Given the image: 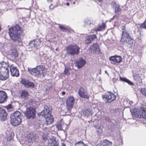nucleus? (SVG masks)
<instances>
[{
  "label": "nucleus",
  "instance_id": "1",
  "mask_svg": "<svg viewBox=\"0 0 146 146\" xmlns=\"http://www.w3.org/2000/svg\"><path fill=\"white\" fill-rule=\"evenodd\" d=\"M8 33L11 40L14 42H20L21 35L23 30L19 24H17L8 29Z\"/></svg>",
  "mask_w": 146,
  "mask_h": 146
},
{
  "label": "nucleus",
  "instance_id": "2",
  "mask_svg": "<svg viewBox=\"0 0 146 146\" xmlns=\"http://www.w3.org/2000/svg\"><path fill=\"white\" fill-rule=\"evenodd\" d=\"M121 28L122 32L120 40V42L123 45L126 43L130 47H132L133 44V39L130 36L129 33L126 29V26L125 25L122 26Z\"/></svg>",
  "mask_w": 146,
  "mask_h": 146
},
{
  "label": "nucleus",
  "instance_id": "3",
  "mask_svg": "<svg viewBox=\"0 0 146 146\" xmlns=\"http://www.w3.org/2000/svg\"><path fill=\"white\" fill-rule=\"evenodd\" d=\"M8 64L4 61L0 63V80L4 81L9 77Z\"/></svg>",
  "mask_w": 146,
  "mask_h": 146
},
{
  "label": "nucleus",
  "instance_id": "4",
  "mask_svg": "<svg viewBox=\"0 0 146 146\" xmlns=\"http://www.w3.org/2000/svg\"><path fill=\"white\" fill-rule=\"evenodd\" d=\"M28 71L31 74L38 77L44 76V74L47 72L45 66L43 65H40L35 68L29 69Z\"/></svg>",
  "mask_w": 146,
  "mask_h": 146
},
{
  "label": "nucleus",
  "instance_id": "5",
  "mask_svg": "<svg viewBox=\"0 0 146 146\" xmlns=\"http://www.w3.org/2000/svg\"><path fill=\"white\" fill-rule=\"evenodd\" d=\"M67 54L72 56L78 55L80 52V48L76 44H70L66 48Z\"/></svg>",
  "mask_w": 146,
  "mask_h": 146
},
{
  "label": "nucleus",
  "instance_id": "6",
  "mask_svg": "<svg viewBox=\"0 0 146 146\" xmlns=\"http://www.w3.org/2000/svg\"><path fill=\"white\" fill-rule=\"evenodd\" d=\"M21 113L19 112L16 111L12 114L11 116V123L14 126L19 125L21 122V119L20 117Z\"/></svg>",
  "mask_w": 146,
  "mask_h": 146
},
{
  "label": "nucleus",
  "instance_id": "7",
  "mask_svg": "<svg viewBox=\"0 0 146 146\" xmlns=\"http://www.w3.org/2000/svg\"><path fill=\"white\" fill-rule=\"evenodd\" d=\"M102 98L103 100H106V103H110L115 100L116 96L113 93L108 92L102 95Z\"/></svg>",
  "mask_w": 146,
  "mask_h": 146
},
{
  "label": "nucleus",
  "instance_id": "8",
  "mask_svg": "<svg viewBox=\"0 0 146 146\" xmlns=\"http://www.w3.org/2000/svg\"><path fill=\"white\" fill-rule=\"evenodd\" d=\"M137 117L146 119V103L143 104L137 111Z\"/></svg>",
  "mask_w": 146,
  "mask_h": 146
},
{
  "label": "nucleus",
  "instance_id": "9",
  "mask_svg": "<svg viewBox=\"0 0 146 146\" xmlns=\"http://www.w3.org/2000/svg\"><path fill=\"white\" fill-rule=\"evenodd\" d=\"M137 117L146 119V103L143 104L137 111Z\"/></svg>",
  "mask_w": 146,
  "mask_h": 146
},
{
  "label": "nucleus",
  "instance_id": "10",
  "mask_svg": "<svg viewBox=\"0 0 146 146\" xmlns=\"http://www.w3.org/2000/svg\"><path fill=\"white\" fill-rule=\"evenodd\" d=\"M36 110L34 108L29 107L26 109L25 116L28 119H34L35 117Z\"/></svg>",
  "mask_w": 146,
  "mask_h": 146
},
{
  "label": "nucleus",
  "instance_id": "11",
  "mask_svg": "<svg viewBox=\"0 0 146 146\" xmlns=\"http://www.w3.org/2000/svg\"><path fill=\"white\" fill-rule=\"evenodd\" d=\"M78 94L82 98L88 99L90 97V95L88 94L87 90L82 87H80L79 88Z\"/></svg>",
  "mask_w": 146,
  "mask_h": 146
},
{
  "label": "nucleus",
  "instance_id": "12",
  "mask_svg": "<svg viewBox=\"0 0 146 146\" xmlns=\"http://www.w3.org/2000/svg\"><path fill=\"white\" fill-rule=\"evenodd\" d=\"M75 99L72 96H70L67 99L66 102V106L68 110H71L74 106Z\"/></svg>",
  "mask_w": 146,
  "mask_h": 146
},
{
  "label": "nucleus",
  "instance_id": "13",
  "mask_svg": "<svg viewBox=\"0 0 146 146\" xmlns=\"http://www.w3.org/2000/svg\"><path fill=\"white\" fill-rule=\"evenodd\" d=\"M111 63L113 64H117L122 61V58L120 56L115 55L110 56L109 58Z\"/></svg>",
  "mask_w": 146,
  "mask_h": 146
},
{
  "label": "nucleus",
  "instance_id": "14",
  "mask_svg": "<svg viewBox=\"0 0 146 146\" xmlns=\"http://www.w3.org/2000/svg\"><path fill=\"white\" fill-rule=\"evenodd\" d=\"M9 68L11 74L12 76L17 77L19 76V72L17 67L11 65Z\"/></svg>",
  "mask_w": 146,
  "mask_h": 146
},
{
  "label": "nucleus",
  "instance_id": "15",
  "mask_svg": "<svg viewBox=\"0 0 146 146\" xmlns=\"http://www.w3.org/2000/svg\"><path fill=\"white\" fill-rule=\"evenodd\" d=\"M7 115L6 110L0 107V120L3 121L7 120Z\"/></svg>",
  "mask_w": 146,
  "mask_h": 146
},
{
  "label": "nucleus",
  "instance_id": "16",
  "mask_svg": "<svg viewBox=\"0 0 146 146\" xmlns=\"http://www.w3.org/2000/svg\"><path fill=\"white\" fill-rule=\"evenodd\" d=\"M51 108L50 107L45 106L44 110L40 113V115L42 116L48 115L50 116L51 115Z\"/></svg>",
  "mask_w": 146,
  "mask_h": 146
},
{
  "label": "nucleus",
  "instance_id": "17",
  "mask_svg": "<svg viewBox=\"0 0 146 146\" xmlns=\"http://www.w3.org/2000/svg\"><path fill=\"white\" fill-rule=\"evenodd\" d=\"M21 83L26 87L33 88L35 86L34 83L26 80L25 78H22L21 81Z\"/></svg>",
  "mask_w": 146,
  "mask_h": 146
},
{
  "label": "nucleus",
  "instance_id": "18",
  "mask_svg": "<svg viewBox=\"0 0 146 146\" xmlns=\"http://www.w3.org/2000/svg\"><path fill=\"white\" fill-rule=\"evenodd\" d=\"M20 98L24 100H27L30 96L29 92L27 90H23L20 92Z\"/></svg>",
  "mask_w": 146,
  "mask_h": 146
},
{
  "label": "nucleus",
  "instance_id": "19",
  "mask_svg": "<svg viewBox=\"0 0 146 146\" xmlns=\"http://www.w3.org/2000/svg\"><path fill=\"white\" fill-rule=\"evenodd\" d=\"M40 43L39 39H35L30 41L29 45L32 47L37 48L39 46Z\"/></svg>",
  "mask_w": 146,
  "mask_h": 146
},
{
  "label": "nucleus",
  "instance_id": "20",
  "mask_svg": "<svg viewBox=\"0 0 146 146\" xmlns=\"http://www.w3.org/2000/svg\"><path fill=\"white\" fill-rule=\"evenodd\" d=\"M86 60L83 58H79L76 61V66L78 68H80L83 67L86 64Z\"/></svg>",
  "mask_w": 146,
  "mask_h": 146
},
{
  "label": "nucleus",
  "instance_id": "21",
  "mask_svg": "<svg viewBox=\"0 0 146 146\" xmlns=\"http://www.w3.org/2000/svg\"><path fill=\"white\" fill-rule=\"evenodd\" d=\"M97 38V36L95 35H91L87 36L86 37L85 41L86 44H89L91 43L94 39Z\"/></svg>",
  "mask_w": 146,
  "mask_h": 146
},
{
  "label": "nucleus",
  "instance_id": "22",
  "mask_svg": "<svg viewBox=\"0 0 146 146\" xmlns=\"http://www.w3.org/2000/svg\"><path fill=\"white\" fill-rule=\"evenodd\" d=\"M7 96L6 93L4 91H0V103H4L6 100Z\"/></svg>",
  "mask_w": 146,
  "mask_h": 146
},
{
  "label": "nucleus",
  "instance_id": "23",
  "mask_svg": "<svg viewBox=\"0 0 146 146\" xmlns=\"http://www.w3.org/2000/svg\"><path fill=\"white\" fill-rule=\"evenodd\" d=\"M112 143L108 140L105 139L102 142H101L100 143L98 144L97 146H111Z\"/></svg>",
  "mask_w": 146,
  "mask_h": 146
},
{
  "label": "nucleus",
  "instance_id": "24",
  "mask_svg": "<svg viewBox=\"0 0 146 146\" xmlns=\"http://www.w3.org/2000/svg\"><path fill=\"white\" fill-rule=\"evenodd\" d=\"M106 27V24L105 23L102 22L101 25H98V27L95 30V31L97 32L98 31H101L104 30Z\"/></svg>",
  "mask_w": 146,
  "mask_h": 146
},
{
  "label": "nucleus",
  "instance_id": "25",
  "mask_svg": "<svg viewBox=\"0 0 146 146\" xmlns=\"http://www.w3.org/2000/svg\"><path fill=\"white\" fill-rule=\"evenodd\" d=\"M46 118V121L47 124H50L53 122V118L52 116L50 115V116L48 115L43 116Z\"/></svg>",
  "mask_w": 146,
  "mask_h": 146
},
{
  "label": "nucleus",
  "instance_id": "26",
  "mask_svg": "<svg viewBox=\"0 0 146 146\" xmlns=\"http://www.w3.org/2000/svg\"><path fill=\"white\" fill-rule=\"evenodd\" d=\"M10 55L13 57L16 58L18 57V53L16 49L14 48L12 49L11 51Z\"/></svg>",
  "mask_w": 146,
  "mask_h": 146
},
{
  "label": "nucleus",
  "instance_id": "27",
  "mask_svg": "<svg viewBox=\"0 0 146 146\" xmlns=\"http://www.w3.org/2000/svg\"><path fill=\"white\" fill-rule=\"evenodd\" d=\"M133 78L134 80L137 82L142 83V79L139 74L135 75Z\"/></svg>",
  "mask_w": 146,
  "mask_h": 146
},
{
  "label": "nucleus",
  "instance_id": "28",
  "mask_svg": "<svg viewBox=\"0 0 146 146\" xmlns=\"http://www.w3.org/2000/svg\"><path fill=\"white\" fill-rule=\"evenodd\" d=\"M59 27L60 29L63 32H67V33H70L71 32V29H68L67 28L64 27L62 25H59Z\"/></svg>",
  "mask_w": 146,
  "mask_h": 146
},
{
  "label": "nucleus",
  "instance_id": "29",
  "mask_svg": "<svg viewBox=\"0 0 146 146\" xmlns=\"http://www.w3.org/2000/svg\"><path fill=\"white\" fill-rule=\"evenodd\" d=\"M99 48V46L97 43L93 44L90 47V48L93 51H96Z\"/></svg>",
  "mask_w": 146,
  "mask_h": 146
},
{
  "label": "nucleus",
  "instance_id": "30",
  "mask_svg": "<svg viewBox=\"0 0 146 146\" xmlns=\"http://www.w3.org/2000/svg\"><path fill=\"white\" fill-rule=\"evenodd\" d=\"M50 143V146H57L58 145L57 142L55 139L52 140Z\"/></svg>",
  "mask_w": 146,
  "mask_h": 146
},
{
  "label": "nucleus",
  "instance_id": "31",
  "mask_svg": "<svg viewBox=\"0 0 146 146\" xmlns=\"http://www.w3.org/2000/svg\"><path fill=\"white\" fill-rule=\"evenodd\" d=\"M75 146H88L82 141H79L76 143Z\"/></svg>",
  "mask_w": 146,
  "mask_h": 146
},
{
  "label": "nucleus",
  "instance_id": "32",
  "mask_svg": "<svg viewBox=\"0 0 146 146\" xmlns=\"http://www.w3.org/2000/svg\"><path fill=\"white\" fill-rule=\"evenodd\" d=\"M139 92L143 95L146 98V88H141L140 89Z\"/></svg>",
  "mask_w": 146,
  "mask_h": 146
},
{
  "label": "nucleus",
  "instance_id": "33",
  "mask_svg": "<svg viewBox=\"0 0 146 146\" xmlns=\"http://www.w3.org/2000/svg\"><path fill=\"white\" fill-rule=\"evenodd\" d=\"M36 102L33 99H31L28 102V104H29L31 106L33 107H35V105H33V104H35Z\"/></svg>",
  "mask_w": 146,
  "mask_h": 146
},
{
  "label": "nucleus",
  "instance_id": "34",
  "mask_svg": "<svg viewBox=\"0 0 146 146\" xmlns=\"http://www.w3.org/2000/svg\"><path fill=\"white\" fill-rule=\"evenodd\" d=\"M140 27L143 29H146V19H145L144 21L140 25Z\"/></svg>",
  "mask_w": 146,
  "mask_h": 146
},
{
  "label": "nucleus",
  "instance_id": "35",
  "mask_svg": "<svg viewBox=\"0 0 146 146\" xmlns=\"http://www.w3.org/2000/svg\"><path fill=\"white\" fill-rule=\"evenodd\" d=\"M61 124L62 130H66L67 127V125L62 122Z\"/></svg>",
  "mask_w": 146,
  "mask_h": 146
},
{
  "label": "nucleus",
  "instance_id": "36",
  "mask_svg": "<svg viewBox=\"0 0 146 146\" xmlns=\"http://www.w3.org/2000/svg\"><path fill=\"white\" fill-rule=\"evenodd\" d=\"M56 127L58 130H62L61 122L56 125Z\"/></svg>",
  "mask_w": 146,
  "mask_h": 146
},
{
  "label": "nucleus",
  "instance_id": "37",
  "mask_svg": "<svg viewBox=\"0 0 146 146\" xmlns=\"http://www.w3.org/2000/svg\"><path fill=\"white\" fill-rule=\"evenodd\" d=\"M121 11L119 5H116L115 7V13H117Z\"/></svg>",
  "mask_w": 146,
  "mask_h": 146
},
{
  "label": "nucleus",
  "instance_id": "38",
  "mask_svg": "<svg viewBox=\"0 0 146 146\" xmlns=\"http://www.w3.org/2000/svg\"><path fill=\"white\" fill-rule=\"evenodd\" d=\"M83 114L85 115L88 116L90 114V111L88 110L87 109L86 110H84L83 112Z\"/></svg>",
  "mask_w": 146,
  "mask_h": 146
},
{
  "label": "nucleus",
  "instance_id": "39",
  "mask_svg": "<svg viewBox=\"0 0 146 146\" xmlns=\"http://www.w3.org/2000/svg\"><path fill=\"white\" fill-rule=\"evenodd\" d=\"M119 79L120 81H123L125 82H126L128 79L125 78H122L121 76H119Z\"/></svg>",
  "mask_w": 146,
  "mask_h": 146
},
{
  "label": "nucleus",
  "instance_id": "40",
  "mask_svg": "<svg viewBox=\"0 0 146 146\" xmlns=\"http://www.w3.org/2000/svg\"><path fill=\"white\" fill-rule=\"evenodd\" d=\"M64 73L65 75H66L68 74H70V73H69V69L68 68H65L64 71Z\"/></svg>",
  "mask_w": 146,
  "mask_h": 146
},
{
  "label": "nucleus",
  "instance_id": "41",
  "mask_svg": "<svg viewBox=\"0 0 146 146\" xmlns=\"http://www.w3.org/2000/svg\"><path fill=\"white\" fill-rule=\"evenodd\" d=\"M30 137L31 138V139L28 140V141L29 142H31V140H35L36 139L35 136L34 135H33L32 137Z\"/></svg>",
  "mask_w": 146,
  "mask_h": 146
},
{
  "label": "nucleus",
  "instance_id": "42",
  "mask_svg": "<svg viewBox=\"0 0 146 146\" xmlns=\"http://www.w3.org/2000/svg\"><path fill=\"white\" fill-rule=\"evenodd\" d=\"M96 3H101L104 1V0H93Z\"/></svg>",
  "mask_w": 146,
  "mask_h": 146
},
{
  "label": "nucleus",
  "instance_id": "43",
  "mask_svg": "<svg viewBox=\"0 0 146 146\" xmlns=\"http://www.w3.org/2000/svg\"><path fill=\"white\" fill-rule=\"evenodd\" d=\"M54 8V6L52 4H51L49 6V8L50 10H52Z\"/></svg>",
  "mask_w": 146,
  "mask_h": 146
},
{
  "label": "nucleus",
  "instance_id": "44",
  "mask_svg": "<svg viewBox=\"0 0 146 146\" xmlns=\"http://www.w3.org/2000/svg\"><path fill=\"white\" fill-rule=\"evenodd\" d=\"M126 82L128 84H129L130 85H133V83L131 82L128 79L127 81Z\"/></svg>",
  "mask_w": 146,
  "mask_h": 146
},
{
  "label": "nucleus",
  "instance_id": "45",
  "mask_svg": "<svg viewBox=\"0 0 146 146\" xmlns=\"http://www.w3.org/2000/svg\"><path fill=\"white\" fill-rule=\"evenodd\" d=\"M117 80V79L115 78H113L112 79V81L114 83H115Z\"/></svg>",
  "mask_w": 146,
  "mask_h": 146
},
{
  "label": "nucleus",
  "instance_id": "46",
  "mask_svg": "<svg viewBox=\"0 0 146 146\" xmlns=\"http://www.w3.org/2000/svg\"><path fill=\"white\" fill-rule=\"evenodd\" d=\"M62 94L63 95H65V94H66V92L65 91H63L62 92Z\"/></svg>",
  "mask_w": 146,
  "mask_h": 146
},
{
  "label": "nucleus",
  "instance_id": "47",
  "mask_svg": "<svg viewBox=\"0 0 146 146\" xmlns=\"http://www.w3.org/2000/svg\"><path fill=\"white\" fill-rule=\"evenodd\" d=\"M62 146H66V145L64 143H62Z\"/></svg>",
  "mask_w": 146,
  "mask_h": 146
},
{
  "label": "nucleus",
  "instance_id": "48",
  "mask_svg": "<svg viewBox=\"0 0 146 146\" xmlns=\"http://www.w3.org/2000/svg\"><path fill=\"white\" fill-rule=\"evenodd\" d=\"M66 5L67 6H69V3L67 2L66 3Z\"/></svg>",
  "mask_w": 146,
  "mask_h": 146
},
{
  "label": "nucleus",
  "instance_id": "49",
  "mask_svg": "<svg viewBox=\"0 0 146 146\" xmlns=\"http://www.w3.org/2000/svg\"><path fill=\"white\" fill-rule=\"evenodd\" d=\"M47 1H50V2H51V1H52V0H47Z\"/></svg>",
  "mask_w": 146,
  "mask_h": 146
}]
</instances>
